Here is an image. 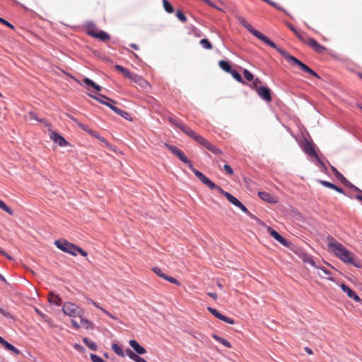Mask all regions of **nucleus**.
I'll return each instance as SVG.
<instances>
[{
  "label": "nucleus",
  "mask_w": 362,
  "mask_h": 362,
  "mask_svg": "<svg viewBox=\"0 0 362 362\" xmlns=\"http://www.w3.org/2000/svg\"><path fill=\"white\" fill-rule=\"evenodd\" d=\"M237 20L244 28H245L251 34H252L257 38L264 42L265 44L270 46L271 47L276 49L278 51V52L292 65L298 66L302 71L315 76L317 78H320V76L316 72L312 70L306 64H303L302 62L298 60L297 58L291 56L286 50L277 47L276 44L274 42H272L269 37H267L266 35H264L257 30L253 28V27L250 23H248L243 16H237Z\"/></svg>",
  "instance_id": "obj_1"
},
{
  "label": "nucleus",
  "mask_w": 362,
  "mask_h": 362,
  "mask_svg": "<svg viewBox=\"0 0 362 362\" xmlns=\"http://www.w3.org/2000/svg\"><path fill=\"white\" fill-rule=\"evenodd\" d=\"M328 250L333 253L342 262L347 264H352L356 267L361 268L359 262L355 260V255L338 242L332 235L327 237Z\"/></svg>",
  "instance_id": "obj_2"
},
{
  "label": "nucleus",
  "mask_w": 362,
  "mask_h": 362,
  "mask_svg": "<svg viewBox=\"0 0 362 362\" xmlns=\"http://www.w3.org/2000/svg\"><path fill=\"white\" fill-rule=\"evenodd\" d=\"M54 244L62 251L71 254L74 256L77 255L76 252H78L83 257H86L88 255L87 252L82 248L78 247L65 240H55Z\"/></svg>",
  "instance_id": "obj_3"
},
{
  "label": "nucleus",
  "mask_w": 362,
  "mask_h": 362,
  "mask_svg": "<svg viewBox=\"0 0 362 362\" xmlns=\"http://www.w3.org/2000/svg\"><path fill=\"white\" fill-rule=\"evenodd\" d=\"M62 311L64 315L73 317H81L84 314V311L82 308L71 302H65L63 304Z\"/></svg>",
  "instance_id": "obj_4"
},
{
  "label": "nucleus",
  "mask_w": 362,
  "mask_h": 362,
  "mask_svg": "<svg viewBox=\"0 0 362 362\" xmlns=\"http://www.w3.org/2000/svg\"><path fill=\"white\" fill-rule=\"evenodd\" d=\"M191 139L194 140L199 145L207 148L209 151H210L215 155H221L223 153L222 151L220 148H217L216 146L212 144L202 136L197 134L196 132H194Z\"/></svg>",
  "instance_id": "obj_5"
},
{
  "label": "nucleus",
  "mask_w": 362,
  "mask_h": 362,
  "mask_svg": "<svg viewBox=\"0 0 362 362\" xmlns=\"http://www.w3.org/2000/svg\"><path fill=\"white\" fill-rule=\"evenodd\" d=\"M86 33L88 35L98 38L103 42L110 39V36L106 32L98 30L93 24L89 23L86 25Z\"/></svg>",
  "instance_id": "obj_6"
},
{
  "label": "nucleus",
  "mask_w": 362,
  "mask_h": 362,
  "mask_svg": "<svg viewBox=\"0 0 362 362\" xmlns=\"http://www.w3.org/2000/svg\"><path fill=\"white\" fill-rule=\"evenodd\" d=\"M196 177L205 185H206L211 189H216L220 194H223L225 196L227 192H225L221 187L217 186L214 182H213L209 178L205 176L200 171H195Z\"/></svg>",
  "instance_id": "obj_7"
},
{
  "label": "nucleus",
  "mask_w": 362,
  "mask_h": 362,
  "mask_svg": "<svg viewBox=\"0 0 362 362\" xmlns=\"http://www.w3.org/2000/svg\"><path fill=\"white\" fill-rule=\"evenodd\" d=\"M167 148L176 156L179 158L180 160H181L183 163L188 165L189 168L192 170V171L195 174V171H198L196 170L192 163V162L187 158V156L185 155L184 152L180 150L178 148H177L175 146L168 145L165 144Z\"/></svg>",
  "instance_id": "obj_8"
},
{
  "label": "nucleus",
  "mask_w": 362,
  "mask_h": 362,
  "mask_svg": "<svg viewBox=\"0 0 362 362\" xmlns=\"http://www.w3.org/2000/svg\"><path fill=\"white\" fill-rule=\"evenodd\" d=\"M168 122L177 127L178 129H180L184 134H187L188 136L192 138L193 134L195 132H194L191 128L187 127V125L180 122L175 117H168Z\"/></svg>",
  "instance_id": "obj_9"
},
{
  "label": "nucleus",
  "mask_w": 362,
  "mask_h": 362,
  "mask_svg": "<svg viewBox=\"0 0 362 362\" xmlns=\"http://www.w3.org/2000/svg\"><path fill=\"white\" fill-rule=\"evenodd\" d=\"M45 127H47L48 131L50 132V139L56 144H58L60 146H66L69 145V143L65 140L64 137H62L57 132L52 130V125L49 123H46Z\"/></svg>",
  "instance_id": "obj_10"
},
{
  "label": "nucleus",
  "mask_w": 362,
  "mask_h": 362,
  "mask_svg": "<svg viewBox=\"0 0 362 362\" xmlns=\"http://www.w3.org/2000/svg\"><path fill=\"white\" fill-rule=\"evenodd\" d=\"M303 149L305 153L308 154L311 157L315 158L320 165H324V163L317 156L313 144L308 140H305L303 145Z\"/></svg>",
  "instance_id": "obj_11"
},
{
  "label": "nucleus",
  "mask_w": 362,
  "mask_h": 362,
  "mask_svg": "<svg viewBox=\"0 0 362 362\" xmlns=\"http://www.w3.org/2000/svg\"><path fill=\"white\" fill-rule=\"evenodd\" d=\"M257 93L259 96L267 103H270L272 100L271 90L266 86H260L257 88Z\"/></svg>",
  "instance_id": "obj_12"
},
{
  "label": "nucleus",
  "mask_w": 362,
  "mask_h": 362,
  "mask_svg": "<svg viewBox=\"0 0 362 362\" xmlns=\"http://www.w3.org/2000/svg\"><path fill=\"white\" fill-rule=\"evenodd\" d=\"M267 230L273 238L279 242L281 245L286 247L289 246V243L284 237H282L277 231H276L269 226L267 227Z\"/></svg>",
  "instance_id": "obj_13"
},
{
  "label": "nucleus",
  "mask_w": 362,
  "mask_h": 362,
  "mask_svg": "<svg viewBox=\"0 0 362 362\" xmlns=\"http://www.w3.org/2000/svg\"><path fill=\"white\" fill-rule=\"evenodd\" d=\"M153 271L155 274H156L160 278H163V279H165L173 284H175L177 286L181 285V284L175 278L165 274L160 268L154 267V268H153Z\"/></svg>",
  "instance_id": "obj_14"
},
{
  "label": "nucleus",
  "mask_w": 362,
  "mask_h": 362,
  "mask_svg": "<svg viewBox=\"0 0 362 362\" xmlns=\"http://www.w3.org/2000/svg\"><path fill=\"white\" fill-rule=\"evenodd\" d=\"M208 310L218 319L223 320L230 325L235 324V320L233 319L228 317L227 316L222 315L217 310L212 308L211 307H209Z\"/></svg>",
  "instance_id": "obj_15"
},
{
  "label": "nucleus",
  "mask_w": 362,
  "mask_h": 362,
  "mask_svg": "<svg viewBox=\"0 0 362 362\" xmlns=\"http://www.w3.org/2000/svg\"><path fill=\"white\" fill-rule=\"evenodd\" d=\"M306 45L313 48L317 53L321 54L326 50V48L324 46L321 45L315 39L311 37L308 38Z\"/></svg>",
  "instance_id": "obj_16"
},
{
  "label": "nucleus",
  "mask_w": 362,
  "mask_h": 362,
  "mask_svg": "<svg viewBox=\"0 0 362 362\" xmlns=\"http://www.w3.org/2000/svg\"><path fill=\"white\" fill-rule=\"evenodd\" d=\"M90 97L98 101L99 103L105 105L106 106L109 107L111 109V107H115L112 103H115V101L101 94H99L98 95L94 96L92 95H90Z\"/></svg>",
  "instance_id": "obj_17"
},
{
  "label": "nucleus",
  "mask_w": 362,
  "mask_h": 362,
  "mask_svg": "<svg viewBox=\"0 0 362 362\" xmlns=\"http://www.w3.org/2000/svg\"><path fill=\"white\" fill-rule=\"evenodd\" d=\"M131 80L134 81L136 83H137L139 86H141L145 90H148L151 88V85L146 80H145L143 77L136 74H134Z\"/></svg>",
  "instance_id": "obj_18"
},
{
  "label": "nucleus",
  "mask_w": 362,
  "mask_h": 362,
  "mask_svg": "<svg viewBox=\"0 0 362 362\" xmlns=\"http://www.w3.org/2000/svg\"><path fill=\"white\" fill-rule=\"evenodd\" d=\"M258 195L262 200L270 204H275L278 202V199L276 197L272 196L267 192H259Z\"/></svg>",
  "instance_id": "obj_19"
},
{
  "label": "nucleus",
  "mask_w": 362,
  "mask_h": 362,
  "mask_svg": "<svg viewBox=\"0 0 362 362\" xmlns=\"http://www.w3.org/2000/svg\"><path fill=\"white\" fill-rule=\"evenodd\" d=\"M129 345L131 347L139 354H144L146 352V350L141 346L136 340L131 339L129 341Z\"/></svg>",
  "instance_id": "obj_20"
},
{
  "label": "nucleus",
  "mask_w": 362,
  "mask_h": 362,
  "mask_svg": "<svg viewBox=\"0 0 362 362\" xmlns=\"http://www.w3.org/2000/svg\"><path fill=\"white\" fill-rule=\"evenodd\" d=\"M0 344L4 346V348L8 351H13L15 354L18 355L21 352L12 344L6 341L2 337L0 336Z\"/></svg>",
  "instance_id": "obj_21"
},
{
  "label": "nucleus",
  "mask_w": 362,
  "mask_h": 362,
  "mask_svg": "<svg viewBox=\"0 0 362 362\" xmlns=\"http://www.w3.org/2000/svg\"><path fill=\"white\" fill-rule=\"evenodd\" d=\"M319 182L324 187L332 189L340 194H344V191L337 185L325 180H319Z\"/></svg>",
  "instance_id": "obj_22"
},
{
  "label": "nucleus",
  "mask_w": 362,
  "mask_h": 362,
  "mask_svg": "<svg viewBox=\"0 0 362 362\" xmlns=\"http://www.w3.org/2000/svg\"><path fill=\"white\" fill-rule=\"evenodd\" d=\"M115 69L120 72L123 76L126 78H128L129 79H132L134 73L130 72L127 69L124 68V66L121 65H115Z\"/></svg>",
  "instance_id": "obj_23"
},
{
  "label": "nucleus",
  "mask_w": 362,
  "mask_h": 362,
  "mask_svg": "<svg viewBox=\"0 0 362 362\" xmlns=\"http://www.w3.org/2000/svg\"><path fill=\"white\" fill-rule=\"evenodd\" d=\"M316 269L318 270L317 275L319 276H320L321 278H325L329 280H332V277L330 276L331 272L326 268L318 266V268Z\"/></svg>",
  "instance_id": "obj_24"
},
{
  "label": "nucleus",
  "mask_w": 362,
  "mask_h": 362,
  "mask_svg": "<svg viewBox=\"0 0 362 362\" xmlns=\"http://www.w3.org/2000/svg\"><path fill=\"white\" fill-rule=\"evenodd\" d=\"M111 110L114 111L117 115H120L123 118L126 119L128 121H132V117L131 115L126 111L122 110L119 108L115 107H111Z\"/></svg>",
  "instance_id": "obj_25"
},
{
  "label": "nucleus",
  "mask_w": 362,
  "mask_h": 362,
  "mask_svg": "<svg viewBox=\"0 0 362 362\" xmlns=\"http://www.w3.org/2000/svg\"><path fill=\"white\" fill-rule=\"evenodd\" d=\"M48 300L50 303H53L57 305H59L62 303L61 298L54 292L49 293Z\"/></svg>",
  "instance_id": "obj_26"
},
{
  "label": "nucleus",
  "mask_w": 362,
  "mask_h": 362,
  "mask_svg": "<svg viewBox=\"0 0 362 362\" xmlns=\"http://www.w3.org/2000/svg\"><path fill=\"white\" fill-rule=\"evenodd\" d=\"M211 337L215 340H216L217 341L220 342L221 344H222L226 347H227V348H231L232 347L231 344L228 340H226V339H223V338L218 336L216 334H212Z\"/></svg>",
  "instance_id": "obj_27"
},
{
  "label": "nucleus",
  "mask_w": 362,
  "mask_h": 362,
  "mask_svg": "<svg viewBox=\"0 0 362 362\" xmlns=\"http://www.w3.org/2000/svg\"><path fill=\"white\" fill-rule=\"evenodd\" d=\"M83 83L87 86H90L92 88H93L95 90L97 91H100L101 90V87L98 85H97L96 83H95L92 80H90V78H84L83 80Z\"/></svg>",
  "instance_id": "obj_28"
},
{
  "label": "nucleus",
  "mask_w": 362,
  "mask_h": 362,
  "mask_svg": "<svg viewBox=\"0 0 362 362\" xmlns=\"http://www.w3.org/2000/svg\"><path fill=\"white\" fill-rule=\"evenodd\" d=\"M81 318V327H83L86 329H91L94 327L93 324L90 322L89 320L83 318L82 317Z\"/></svg>",
  "instance_id": "obj_29"
},
{
  "label": "nucleus",
  "mask_w": 362,
  "mask_h": 362,
  "mask_svg": "<svg viewBox=\"0 0 362 362\" xmlns=\"http://www.w3.org/2000/svg\"><path fill=\"white\" fill-rule=\"evenodd\" d=\"M218 65L221 67V69H222L223 70H224L225 71H226L228 73H230L232 70L229 62H228L226 61L221 60L218 62Z\"/></svg>",
  "instance_id": "obj_30"
},
{
  "label": "nucleus",
  "mask_w": 362,
  "mask_h": 362,
  "mask_svg": "<svg viewBox=\"0 0 362 362\" xmlns=\"http://www.w3.org/2000/svg\"><path fill=\"white\" fill-rule=\"evenodd\" d=\"M303 261L304 262H307L310 264L311 266L314 267L315 268H318V266L316 264L315 262L313 259V257L310 255H304L303 256Z\"/></svg>",
  "instance_id": "obj_31"
},
{
  "label": "nucleus",
  "mask_w": 362,
  "mask_h": 362,
  "mask_svg": "<svg viewBox=\"0 0 362 362\" xmlns=\"http://www.w3.org/2000/svg\"><path fill=\"white\" fill-rule=\"evenodd\" d=\"M341 290L345 292L347 296L351 298L352 296L356 293L353 290H351L347 285L342 284L340 286Z\"/></svg>",
  "instance_id": "obj_32"
},
{
  "label": "nucleus",
  "mask_w": 362,
  "mask_h": 362,
  "mask_svg": "<svg viewBox=\"0 0 362 362\" xmlns=\"http://www.w3.org/2000/svg\"><path fill=\"white\" fill-rule=\"evenodd\" d=\"M112 349L114 351V352L117 354L118 356H124V351L123 349H122V347H120L118 344H112Z\"/></svg>",
  "instance_id": "obj_33"
},
{
  "label": "nucleus",
  "mask_w": 362,
  "mask_h": 362,
  "mask_svg": "<svg viewBox=\"0 0 362 362\" xmlns=\"http://www.w3.org/2000/svg\"><path fill=\"white\" fill-rule=\"evenodd\" d=\"M163 5L165 11L167 13H172L174 12V8L168 0H163Z\"/></svg>",
  "instance_id": "obj_34"
},
{
  "label": "nucleus",
  "mask_w": 362,
  "mask_h": 362,
  "mask_svg": "<svg viewBox=\"0 0 362 362\" xmlns=\"http://www.w3.org/2000/svg\"><path fill=\"white\" fill-rule=\"evenodd\" d=\"M226 198L230 202L231 204H233L235 206H237L238 204H240V201L235 198L234 196H233L231 194L226 193L225 194Z\"/></svg>",
  "instance_id": "obj_35"
},
{
  "label": "nucleus",
  "mask_w": 362,
  "mask_h": 362,
  "mask_svg": "<svg viewBox=\"0 0 362 362\" xmlns=\"http://www.w3.org/2000/svg\"><path fill=\"white\" fill-rule=\"evenodd\" d=\"M83 341L91 350H93V351L97 350V345H96V344L93 342V341H90L88 338L84 337L83 339Z\"/></svg>",
  "instance_id": "obj_36"
},
{
  "label": "nucleus",
  "mask_w": 362,
  "mask_h": 362,
  "mask_svg": "<svg viewBox=\"0 0 362 362\" xmlns=\"http://www.w3.org/2000/svg\"><path fill=\"white\" fill-rule=\"evenodd\" d=\"M0 209L10 215H13V210L8 207L2 200L0 199Z\"/></svg>",
  "instance_id": "obj_37"
},
{
  "label": "nucleus",
  "mask_w": 362,
  "mask_h": 362,
  "mask_svg": "<svg viewBox=\"0 0 362 362\" xmlns=\"http://www.w3.org/2000/svg\"><path fill=\"white\" fill-rule=\"evenodd\" d=\"M126 354L133 361H134L135 362H136L138 361V359L139 358V356L138 354H136V353H134L133 351H132L131 349H127L126 350Z\"/></svg>",
  "instance_id": "obj_38"
},
{
  "label": "nucleus",
  "mask_w": 362,
  "mask_h": 362,
  "mask_svg": "<svg viewBox=\"0 0 362 362\" xmlns=\"http://www.w3.org/2000/svg\"><path fill=\"white\" fill-rule=\"evenodd\" d=\"M332 170L334 173V175L340 180L343 182H346V179L337 170L336 168L332 166Z\"/></svg>",
  "instance_id": "obj_39"
},
{
  "label": "nucleus",
  "mask_w": 362,
  "mask_h": 362,
  "mask_svg": "<svg viewBox=\"0 0 362 362\" xmlns=\"http://www.w3.org/2000/svg\"><path fill=\"white\" fill-rule=\"evenodd\" d=\"M230 73L237 81L242 83H245L241 75L238 71H236L235 70H231Z\"/></svg>",
  "instance_id": "obj_40"
},
{
  "label": "nucleus",
  "mask_w": 362,
  "mask_h": 362,
  "mask_svg": "<svg viewBox=\"0 0 362 362\" xmlns=\"http://www.w3.org/2000/svg\"><path fill=\"white\" fill-rule=\"evenodd\" d=\"M199 43L204 49H212V45L207 39L201 40Z\"/></svg>",
  "instance_id": "obj_41"
},
{
  "label": "nucleus",
  "mask_w": 362,
  "mask_h": 362,
  "mask_svg": "<svg viewBox=\"0 0 362 362\" xmlns=\"http://www.w3.org/2000/svg\"><path fill=\"white\" fill-rule=\"evenodd\" d=\"M28 116L29 117L30 119L35 120V121H37L39 122H45V124L47 123L45 120L39 119L37 115L35 112H30L28 114Z\"/></svg>",
  "instance_id": "obj_42"
},
{
  "label": "nucleus",
  "mask_w": 362,
  "mask_h": 362,
  "mask_svg": "<svg viewBox=\"0 0 362 362\" xmlns=\"http://www.w3.org/2000/svg\"><path fill=\"white\" fill-rule=\"evenodd\" d=\"M35 312L45 322H49V317L40 311L37 308H34Z\"/></svg>",
  "instance_id": "obj_43"
},
{
  "label": "nucleus",
  "mask_w": 362,
  "mask_h": 362,
  "mask_svg": "<svg viewBox=\"0 0 362 362\" xmlns=\"http://www.w3.org/2000/svg\"><path fill=\"white\" fill-rule=\"evenodd\" d=\"M243 75L245 79L248 81H252L254 80L253 74L247 69L243 71Z\"/></svg>",
  "instance_id": "obj_44"
},
{
  "label": "nucleus",
  "mask_w": 362,
  "mask_h": 362,
  "mask_svg": "<svg viewBox=\"0 0 362 362\" xmlns=\"http://www.w3.org/2000/svg\"><path fill=\"white\" fill-rule=\"evenodd\" d=\"M176 16L182 23H185L187 21V17L181 11H177L176 12Z\"/></svg>",
  "instance_id": "obj_45"
},
{
  "label": "nucleus",
  "mask_w": 362,
  "mask_h": 362,
  "mask_svg": "<svg viewBox=\"0 0 362 362\" xmlns=\"http://www.w3.org/2000/svg\"><path fill=\"white\" fill-rule=\"evenodd\" d=\"M90 356L93 362H107L95 354H91Z\"/></svg>",
  "instance_id": "obj_46"
},
{
  "label": "nucleus",
  "mask_w": 362,
  "mask_h": 362,
  "mask_svg": "<svg viewBox=\"0 0 362 362\" xmlns=\"http://www.w3.org/2000/svg\"><path fill=\"white\" fill-rule=\"evenodd\" d=\"M78 127L84 130L85 132H88V134H93V130L90 129L87 125H85L82 123H78Z\"/></svg>",
  "instance_id": "obj_47"
},
{
  "label": "nucleus",
  "mask_w": 362,
  "mask_h": 362,
  "mask_svg": "<svg viewBox=\"0 0 362 362\" xmlns=\"http://www.w3.org/2000/svg\"><path fill=\"white\" fill-rule=\"evenodd\" d=\"M78 127L84 130L85 132H88V134H93V130L90 129L87 125H85L82 123H78Z\"/></svg>",
  "instance_id": "obj_48"
},
{
  "label": "nucleus",
  "mask_w": 362,
  "mask_h": 362,
  "mask_svg": "<svg viewBox=\"0 0 362 362\" xmlns=\"http://www.w3.org/2000/svg\"><path fill=\"white\" fill-rule=\"evenodd\" d=\"M90 134V135H92V136H95V137H96V138H98V139H100L102 142H103V143H105V144H107V141H106V139H105V138H103V137H100V136H99V134H98L97 132H95L93 131V134Z\"/></svg>",
  "instance_id": "obj_49"
},
{
  "label": "nucleus",
  "mask_w": 362,
  "mask_h": 362,
  "mask_svg": "<svg viewBox=\"0 0 362 362\" xmlns=\"http://www.w3.org/2000/svg\"><path fill=\"white\" fill-rule=\"evenodd\" d=\"M223 169L228 175L233 174V170L229 165H228V164L224 165Z\"/></svg>",
  "instance_id": "obj_50"
},
{
  "label": "nucleus",
  "mask_w": 362,
  "mask_h": 362,
  "mask_svg": "<svg viewBox=\"0 0 362 362\" xmlns=\"http://www.w3.org/2000/svg\"><path fill=\"white\" fill-rule=\"evenodd\" d=\"M0 23L8 26V28H10L13 30L14 29V26L13 25H11L9 22H8L7 21L4 20V18H2L1 17H0Z\"/></svg>",
  "instance_id": "obj_51"
},
{
  "label": "nucleus",
  "mask_w": 362,
  "mask_h": 362,
  "mask_svg": "<svg viewBox=\"0 0 362 362\" xmlns=\"http://www.w3.org/2000/svg\"><path fill=\"white\" fill-rule=\"evenodd\" d=\"M260 83H262V81L258 78H256L252 82V88L257 90V88H259L257 86Z\"/></svg>",
  "instance_id": "obj_52"
},
{
  "label": "nucleus",
  "mask_w": 362,
  "mask_h": 362,
  "mask_svg": "<svg viewBox=\"0 0 362 362\" xmlns=\"http://www.w3.org/2000/svg\"><path fill=\"white\" fill-rule=\"evenodd\" d=\"M0 313L1 315H3L4 316H5L6 317H8V318L12 317L11 315L9 313H8L7 311H6L5 310H4L1 308H0Z\"/></svg>",
  "instance_id": "obj_53"
},
{
  "label": "nucleus",
  "mask_w": 362,
  "mask_h": 362,
  "mask_svg": "<svg viewBox=\"0 0 362 362\" xmlns=\"http://www.w3.org/2000/svg\"><path fill=\"white\" fill-rule=\"evenodd\" d=\"M236 206L240 208L243 212L249 214L247 209L240 202V204H238Z\"/></svg>",
  "instance_id": "obj_54"
},
{
  "label": "nucleus",
  "mask_w": 362,
  "mask_h": 362,
  "mask_svg": "<svg viewBox=\"0 0 362 362\" xmlns=\"http://www.w3.org/2000/svg\"><path fill=\"white\" fill-rule=\"evenodd\" d=\"M302 42L306 44L308 42V38L306 37L305 35L300 34V35L298 37Z\"/></svg>",
  "instance_id": "obj_55"
},
{
  "label": "nucleus",
  "mask_w": 362,
  "mask_h": 362,
  "mask_svg": "<svg viewBox=\"0 0 362 362\" xmlns=\"http://www.w3.org/2000/svg\"><path fill=\"white\" fill-rule=\"evenodd\" d=\"M0 254L8 258V259H12V257L5 252L1 247H0Z\"/></svg>",
  "instance_id": "obj_56"
},
{
  "label": "nucleus",
  "mask_w": 362,
  "mask_h": 362,
  "mask_svg": "<svg viewBox=\"0 0 362 362\" xmlns=\"http://www.w3.org/2000/svg\"><path fill=\"white\" fill-rule=\"evenodd\" d=\"M354 188L356 191H358L360 192L359 194L356 195V199L362 202V191L356 187Z\"/></svg>",
  "instance_id": "obj_57"
},
{
  "label": "nucleus",
  "mask_w": 362,
  "mask_h": 362,
  "mask_svg": "<svg viewBox=\"0 0 362 362\" xmlns=\"http://www.w3.org/2000/svg\"><path fill=\"white\" fill-rule=\"evenodd\" d=\"M71 325L74 328L78 329L81 327V325H79L76 320H71Z\"/></svg>",
  "instance_id": "obj_58"
},
{
  "label": "nucleus",
  "mask_w": 362,
  "mask_h": 362,
  "mask_svg": "<svg viewBox=\"0 0 362 362\" xmlns=\"http://www.w3.org/2000/svg\"><path fill=\"white\" fill-rule=\"evenodd\" d=\"M269 4L272 5V6L276 8L278 10L283 11V8L278 6L276 3L269 0V2H267Z\"/></svg>",
  "instance_id": "obj_59"
},
{
  "label": "nucleus",
  "mask_w": 362,
  "mask_h": 362,
  "mask_svg": "<svg viewBox=\"0 0 362 362\" xmlns=\"http://www.w3.org/2000/svg\"><path fill=\"white\" fill-rule=\"evenodd\" d=\"M351 298L354 299V300H356V302H359L362 304V300L360 298V297L356 293H355L354 295V296L351 297Z\"/></svg>",
  "instance_id": "obj_60"
},
{
  "label": "nucleus",
  "mask_w": 362,
  "mask_h": 362,
  "mask_svg": "<svg viewBox=\"0 0 362 362\" xmlns=\"http://www.w3.org/2000/svg\"><path fill=\"white\" fill-rule=\"evenodd\" d=\"M287 25L293 33H297L298 30L291 24L288 23Z\"/></svg>",
  "instance_id": "obj_61"
},
{
  "label": "nucleus",
  "mask_w": 362,
  "mask_h": 362,
  "mask_svg": "<svg viewBox=\"0 0 362 362\" xmlns=\"http://www.w3.org/2000/svg\"><path fill=\"white\" fill-rule=\"evenodd\" d=\"M69 117L71 118V119L76 123L78 126V123H81L76 118L74 117L73 116L69 115Z\"/></svg>",
  "instance_id": "obj_62"
},
{
  "label": "nucleus",
  "mask_w": 362,
  "mask_h": 362,
  "mask_svg": "<svg viewBox=\"0 0 362 362\" xmlns=\"http://www.w3.org/2000/svg\"><path fill=\"white\" fill-rule=\"evenodd\" d=\"M74 346L76 350H79V351L83 350V347L78 344H76Z\"/></svg>",
  "instance_id": "obj_63"
},
{
  "label": "nucleus",
  "mask_w": 362,
  "mask_h": 362,
  "mask_svg": "<svg viewBox=\"0 0 362 362\" xmlns=\"http://www.w3.org/2000/svg\"><path fill=\"white\" fill-rule=\"evenodd\" d=\"M207 295L214 298V300L217 298V295L215 293H208Z\"/></svg>",
  "instance_id": "obj_64"
}]
</instances>
